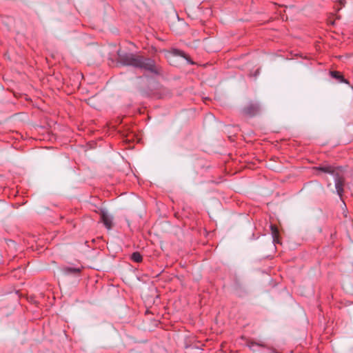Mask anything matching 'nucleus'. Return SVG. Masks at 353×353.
<instances>
[{"mask_svg":"<svg viewBox=\"0 0 353 353\" xmlns=\"http://www.w3.org/2000/svg\"><path fill=\"white\" fill-rule=\"evenodd\" d=\"M316 170H320L325 173H328L332 175H335L338 172V170L331 165H321L316 168Z\"/></svg>","mask_w":353,"mask_h":353,"instance_id":"5","label":"nucleus"},{"mask_svg":"<svg viewBox=\"0 0 353 353\" xmlns=\"http://www.w3.org/2000/svg\"><path fill=\"white\" fill-rule=\"evenodd\" d=\"M271 234L272 236L273 241L275 243H280L279 241V232L278 228L274 225H270Z\"/></svg>","mask_w":353,"mask_h":353,"instance_id":"6","label":"nucleus"},{"mask_svg":"<svg viewBox=\"0 0 353 353\" xmlns=\"http://www.w3.org/2000/svg\"><path fill=\"white\" fill-rule=\"evenodd\" d=\"M330 74L331 76L333 77V78H335L336 79H339L341 82H344L345 83H349L348 81L347 80H345L343 76L341 74V73L339 72H337V71H332L330 72Z\"/></svg>","mask_w":353,"mask_h":353,"instance_id":"8","label":"nucleus"},{"mask_svg":"<svg viewBox=\"0 0 353 353\" xmlns=\"http://www.w3.org/2000/svg\"><path fill=\"white\" fill-rule=\"evenodd\" d=\"M119 61L124 65H131L142 68L154 73L158 72V69L154 61L134 54H120L119 52Z\"/></svg>","mask_w":353,"mask_h":353,"instance_id":"1","label":"nucleus"},{"mask_svg":"<svg viewBox=\"0 0 353 353\" xmlns=\"http://www.w3.org/2000/svg\"><path fill=\"white\" fill-rule=\"evenodd\" d=\"M334 176L335 181L336 191L339 196H340V198H342V195L343 193V187L345 184L344 178L339 174V172L336 173V174Z\"/></svg>","mask_w":353,"mask_h":353,"instance_id":"2","label":"nucleus"},{"mask_svg":"<svg viewBox=\"0 0 353 353\" xmlns=\"http://www.w3.org/2000/svg\"><path fill=\"white\" fill-rule=\"evenodd\" d=\"M339 4H340V6H338V8H336V10L339 11L340 10L342 7L344 6V1L343 0H339Z\"/></svg>","mask_w":353,"mask_h":353,"instance_id":"11","label":"nucleus"},{"mask_svg":"<svg viewBox=\"0 0 353 353\" xmlns=\"http://www.w3.org/2000/svg\"><path fill=\"white\" fill-rule=\"evenodd\" d=\"M174 54L177 55V56L182 57L185 58L188 61H190L191 63H193L192 62H191L190 61L189 57L182 51L176 50H174Z\"/></svg>","mask_w":353,"mask_h":353,"instance_id":"10","label":"nucleus"},{"mask_svg":"<svg viewBox=\"0 0 353 353\" xmlns=\"http://www.w3.org/2000/svg\"><path fill=\"white\" fill-rule=\"evenodd\" d=\"M254 345H261L260 344H258L257 343H254Z\"/></svg>","mask_w":353,"mask_h":353,"instance_id":"12","label":"nucleus"},{"mask_svg":"<svg viewBox=\"0 0 353 353\" xmlns=\"http://www.w3.org/2000/svg\"><path fill=\"white\" fill-rule=\"evenodd\" d=\"M61 272L64 274H77L80 272V269L73 268H63L61 270Z\"/></svg>","mask_w":353,"mask_h":353,"instance_id":"7","label":"nucleus"},{"mask_svg":"<svg viewBox=\"0 0 353 353\" xmlns=\"http://www.w3.org/2000/svg\"><path fill=\"white\" fill-rule=\"evenodd\" d=\"M101 219L108 229H111L113 226V217L108 212L102 210L101 212Z\"/></svg>","mask_w":353,"mask_h":353,"instance_id":"3","label":"nucleus"},{"mask_svg":"<svg viewBox=\"0 0 353 353\" xmlns=\"http://www.w3.org/2000/svg\"><path fill=\"white\" fill-rule=\"evenodd\" d=\"M131 259L133 261L139 263L142 261V256L141 254L138 252L132 253L131 255Z\"/></svg>","mask_w":353,"mask_h":353,"instance_id":"9","label":"nucleus"},{"mask_svg":"<svg viewBox=\"0 0 353 353\" xmlns=\"http://www.w3.org/2000/svg\"><path fill=\"white\" fill-rule=\"evenodd\" d=\"M260 107L257 103H251L245 106L243 112L245 114L254 116L259 112Z\"/></svg>","mask_w":353,"mask_h":353,"instance_id":"4","label":"nucleus"}]
</instances>
